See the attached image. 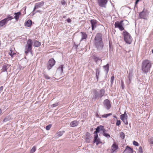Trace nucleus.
Returning <instances> with one entry per match:
<instances>
[{
	"label": "nucleus",
	"instance_id": "obj_1",
	"mask_svg": "<svg viewBox=\"0 0 153 153\" xmlns=\"http://www.w3.org/2000/svg\"><path fill=\"white\" fill-rule=\"evenodd\" d=\"M102 36L100 33H97L94 39V45L98 51H101L103 49L104 44L102 41Z\"/></svg>",
	"mask_w": 153,
	"mask_h": 153
},
{
	"label": "nucleus",
	"instance_id": "obj_2",
	"mask_svg": "<svg viewBox=\"0 0 153 153\" xmlns=\"http://www.w3.org/2000/svg\"><path fill=\"white\" fill-rule=\"evenodd\" d=\"M152 63L148 60H143L141 64V70L144 74H147L150 70Z\"/></svg>",
	"mask_w": 153,
	"mask_h": 153
},
{
	"label": "nucleus",
	"instance_id": "obj_3",
	"mask_svg": "<svg viewBox=\"0 0 153 153\" xmlns=\"http://www.w3.org/2000/svg\"><path fill=\"white\" fill-rule=\"evenodd\" d=\"M105 91L104 89L94 90V91L93 99L98 100L101 98L104 95Z\"/></svg>",
	"mask_w": 153,
	"mask_h": 153
},
{
	"label": "nucleus",
	"instance_id": "obj_4",
	"mask_svg": "<svg viewBox=\"0 0 153 153\" xmlns=\"http://www.w3.org/2000/svg\"><path fill=\"white\" fill-rule=\"evenodd\" d=\"M128 21L126 20H121L120 21H117L114 24V27L117 28L120 31H122L124 29V26L125 24L128 25Z\"/></svg>",
	"mask_w": 153,
	"mask_h": 153
},
{
	"label": "nucleus",
	"instance_id": "obj_5",
	"mask_svg": "<svg viewBox=\"0 0 153 153\" xmlns=\"http://www.w3.org/2000/svg\"><path fill=\"white\" fill-rule=\"evenodd\" d=\"M123 34L124 37V39L126 42L128 44H130L132 40V37L131 35L126 30H124L123 32Z\"/></svg>",
	"mask_w": 153,
	"mask_h": 153
},
{
	"label": "nucleus",
	"instance_id": "obj_6",
	"mask_svg": "<svg viewBox=\"0 0 153 153\" xmlns=\"http://www.w3.org/2000/svg\"><path fill=\"white\" fill-rule=\"evenodd\" d=\"M56 62L53 58H51L48 61L47 64V68L49 70H50L54 65Z\"/></svg>",
	"mask_w": 153,
	"mask_h": 153
},
{
	"label": "nucleus",
	"instance_id": "obj_7",
	"mask_svg": "<svg viewBox=\"0 0 153 153\" xmlns=\"http://www.w3.org/2000/svg\"><path fill=\"white\" fill-rule=\"evenodd\" d=\"M108 2L107 0H97L98 5L102 8H105Z\"/></svg>",
	"mask_w": 153,
	"mask_h": 153
},
{
	"label": "nucleus",
	"instance_id": "obj_8",
	"mask_svg": "<svg viewBox=\"0 0 153 153\" xmlns=\"http://www.w3.org/2000/svg\"><path fill=\"white\" fill-rule=\"evenodd\" d=\"M148 13L146 10L144 9L143 10L139 13V17L141 19H145L146 18Z\"/></svg>",
	"mask_w": 153,
	"mask_h": 153
},
{
	"label": "nucleus",
	"instance_id": "obj_9",
	"mask_svg": "<svg viewBox=\"0 0 153 153\" xmlns=\"http://www.w3.org/2000/svg\"><path fill=\"white\" fill-rule=\"evenodd\" d=\"M103 104L104 108L107 110H108L110 108L111 105L110 101L106 99L104 100Z\"/></svg>",
	"mask_w": 153,
	"mask_h": 153
},
{
	"label": "nucleus",
	"instance_id": "obj_10",
	"mask_svg": "<svg viewBox=\"0 0 153 153\" xmlns=\"http://www.w3.org/2000/svg\"><path fill=\"white\" fill-rule=\"evenodd\" d=\"M44 2L43 1L35 4L33 12H34L36 9H37L43 6L44 5Z\"/></svg>",
	"mask_w": 153,
	"mask_h": 153
},
{
	"label": "nucleus",
	"instance_id": "obj_11",
	"mask_svg": "<svg viewBox=\"0 0 153 153\" xmlns=\"http://www.w3.org/2000/svg\"><path fill=\"white\" fill-rule=\"evenodd\" d=\"M120 116V119L123 121L124 123L126 125L128 124V122L127 121V118L126 117H127L128 116L126 112H125L124 114L121 115Z\"/></svg>",
	"mask_w": 153,
	"mask_h": 153
},
{
	"label": "nucleus",
	"instance_id": "obj_12",
	"mask_svg": "<svg viewBox=\"0 0 153 153\" xmlns=\"http://www.w3.org/2000/svg\"><path fill=\"white\" fill-rule=\"evenodd\" d=\"M93 143H96V145L97 146L99 144L101 143L100 139L98 137V134L94 135Z\"/></svg>",
	"mask_w": 153,
	"mask_h": 153
},
{
	"label": "nucleus",
	"instance_id": "obj_13",
	"mask_svg": "<svg viewBox=\"0 0 153 153\" xmlns=\"http://www.w3.org/2000/svg\"><path fill=\"white\" fill-rule=\"evenodd\" d=\"M91 138V134L88 132H87L86 133V137L85 138V140L86 143H89Z\"/></svg>",
	"mask_w": 153,
	"mask_h": 153
},
{
	"label": "nucleus",
	"instance_id": "obj_14",
	"mask_svg": "<svg viewBox=\"0 0 153 153\" xmlns=\"http://www.w3.org/2000/svg\"><path fill=\"white\" fill-rule=\"evenodd\" d=\"M25 54L27 55L29 53H30L31 54L32 53V48L25 46Z\"/></svg>",
	"mask_w": 153,
	"mask_h": 153
},
{
	"label": "nucleus",
	"instance_id": "obj_15",
	"mask_svg": "<svg viewBox=\"0 0 153 153\" xmlns=\"http://www.w3.org/2000/svg\"><path fill=\"white\" fill-rule=\"evenodd\" d=\"M90 22L92 30H94L97 26L96 24L97 23V21L95 19H91L90 21Z\"/></svg>",
	"mask_w": 153,
	"mask_h": 153
},
{
	"label": "nucleus",
	"instance_id": "obj_16",
	"mask_svg": "<svg viewBox=\"0 0 153 153\" xmlns=\"http://www.w3.org/2000/svg\"><path fill=\"white\" fill-rule=\"evenodd\" d=\"M102 126H97L96 128V131H94V135L98 134V133L102 131L101 129H102Z\"/></svg>",
	"mask_w": 153,
	"mask_h": 153
},
{
	"label": "nucleus",
	"instance_id": "obj_17",
	"mask_svg": "<svg viewBox=\"0 0 153 153\" xmlns=\"http://www.w3.org/2000/svg\"><path fill=\"white\" fill-rule=\"evenodd\" d=\"M33 45V42L30 39H28L27 42V43L25 46L32 48Z\"/></svg>",
	"mask_w": 153,
	"mask_h": 153
},
{
	"label": "nucleus",
	"instance_id": "obj_18",
	"mask_svg": "<svg viewBox=\"0 0 153 153\" xmlns=\"http://www.w3.org/2000/svg\"><path fill=\"white\" fill-rule=\"evenodd\" d=\"M79 123V122L77 120H74L72 121L70 123L71 127H74L77 126Z\"/></svg>",
	"mask_w": 153,
	"mask_h": 153
},
{
	"label": "nucleus",
	"instance_id": "obj_19",
	"mask_svg": "<svg viewBox=\"0 0 153 153\" xmlns=\"http://www.w3.org/2000/svg\"><path fill=\"white\" fill-rule=\"evenodd\" d=\"M32 24V21L30 19H28L25 23V25L27 27H30Z\"/></svg>",
	"mask_w": 153,
	"mask_h": 153
},
{
	"label": "nucleus",
	"instance_id": "obj_20",
	"mask_svg": "<svg viewBox=\"0 0 153 153\" xmlns=\"http://www.w3.org/2000/svg\"><path fill=\"white\" fill-rule=\"evenodd\" d=\"M128 80H127V84L128 85H129L130 84V83L131 82V79L132 78V74L131 73H129V74L128 75Z\"/></svg>",
	"mask_w": 153,
	"mask_h": 153
},
{
	"label": "nucleus",
	"instance_id": "obj_21",
	"mask_svg": "<svg viewBox=\"0 0 153 153\" xmlns=\"http://www.w3.org/2000/svg\"><path fill=\"white\" fill-rule=\"evenodd\" d=\"M21 14V13L20 12H18L17 13H14V15H15V16L14 17V18H15L16 20L17 21L19 19V16H20Z\"/></svg>",
	"mask_w": 153,
	"mask_h": 153
},
{
	"label": "nucleus",
	"instance_id": "obj_22",
	"mask_svg": "<svg viewBox=\"0 0 153 153\" xmlns=\"http://www.w3.org/2000/svg\"><path fill=\"white\" fill-rule=\"evenodd\" d=\"M81 33L82 34V38L80 40L82 41L83 39H86L87 37V35L84 32H81Z\"/></svg>",
	"mask_w": 153,
	"mask_h": 153
},
{
	"label": "nucleus",
	"instance_id": "obj_23",
	"mask_svg": "<svg viewBox=\"0 0 153 153\" xmlns=\"http://www.w3.org/2000/svg\"><path fill=\"white\" fill-rule=\"evenodd\" d=\"M93 58L94 59V61L96 63H97L99 61H100L101 62H102V60L100 58L96 56H93Z\"/></svg>",
	"mask_w": 153,
	"mask_h": 153
},
{
	"label": "nucleus",
	"instance_id": "obj_24",
	"mask_svg": "<svg viewBox=\"0 0 153 153\" xmlns=\"http://www.w3.org/2000/svg\"><path fill=\"white\" fill-rule=\"evenodd\" d=\"M103 68L104 69L106 73L107 74L108 72L109 71V64H107L106 65L103 66Z\"/></svg>",
	"mask_w": 153,
	"mask_h": 153
},
{
	"label": "nucleus",
	"instance_id": "obj_25",
	"mask_svg": "<svg viewBox=\"0 0 153 153\" xmlns=\"http://www.w3.org/2000/svg\"><path fill=\"white\" fill-rule=\"evenodd\" d=\"M65 132L64 131H59L55 134V137H59L62 136L63 133Z\"/></svg>",
	"mask_w": 153,
	"mask_h": 153
},
{
	"label": "nucleus",
	"instance_id": "obj_26",
	"mask_svg": "<svg viewBox=\"0 0 153 153\" xmlns=\"http://www.w3.org/2000/svg\"><path fill=\"white\" fill-rule=\"evenodd\" d=\"M41 45V43L39 41L36 40L34 41L33 42V45L35 47H39Z\"/></svg>",
	"mask_w": 153,
	"mask_h": 153
},
{
	"label": "nucleus",
	"instance_id": "obj_27",
	"mask_svg": "<svg viewBox=\"0 0 153 153\" xmlns=\"http://www.w3.org/2000/svg\"><path fill=\"white\" fill-rule=\"evenodd\" d=\"M13 19V18L12 16H10V15H8L7 17L5 18L4 19L7 23L8 21L11 20Z\"/></svg>",
	"mask_w": 153,
	"mask_h": 153
},
{
	"label": "nucleus",
	"instance_id": "obj_28",
	"mask_svg": "<svg viewBox=\"0 0 153 153\" xmlns=\"http://www.w3.org/2000/svg\"><path fill=\"white\" fill-rule=\"evenodd\" d=\"M7 23L4 19L0 21V27H3Z\"/></svg>",
	"mask_w": 153,
	"mask_h": 153
},
{
	"label": "nucleus",
	"instance_id": "obj_29",
	"mask_svg": "<svg viewBox=\"0 0 153 153\" xmlns=\"http://www.w3.org/2000/svg\"><path fill=\"white\" fill-rule=\"evenodd\" d=\"M64 68L63 65H60L59 67L58 68V70L61 73H63V68Z\"/></svg>",
	"mask_w": 153,
	"mask_h": 153
},
{
	"label": "nucleus",
	"instance_id": "obj_30",
	"mask_svg": "<svg viewBox=\"0 0 153 153\" xmlns=\"http://www.w3.org/2000/svg\"><path fill=\"white\" fill-rule=\"evenodd\" d=\"M133 149L128 146H127L125 150V151L129 152L130 153H132Z\"/></svg>",
	"mask_w": 153,
	"mask_h": 153
},
{
	"label": "nucleus",
	"instance_id": "obj_31",
	"mask_svg": "<svg viewBox=\"0 0 153 153\" xmlns=\"http://www.w3.org/2000/svg\"><path fill=\"white\" fill-rule=\"evenodd\" d=\"M111 147L112 150L114 151H115L118 149V146L115 143H114L112 145Z\"/></svg>",
	"mask_w": 153,
	"mask_h": 153
},
{
	"label": "nucleus",
	"instance_id": "obj_32",
	"mask_svg": "<svg viewBox=\"0 0 153 153\" xmlns=\"http://www.w3.org/2000/svg\"><path fill=\"white\" fill-rule=\"evenodd\" d=\"M100 74V70L98 69H96V76L97 79L98 80V76Z\"/></svg>",
	"mask_w": 153,
	"mask_h": 153
},
{
	"label": "nucleus",
	"instance_id": "obj_33",
	"mask_svg": "<svg viewBox=\"0 0 153 153\" xmlns=\"http://www.w3.org/2000/svg\"><path fill=\"white\" fill-rule=\"evenodd\" d=\"M112 114L111 113H109L107 114H104L101 116L102 118H107L108 116H110L112 115Z\"/></svg>",
	"mask_w": 153,
	"mask_h": 153
},
{
	"label": "nucleus",
	"instance_id": "obj_34",
	"mask_svg": "<svg viewBox=\"0 0 153 153\" xmlns=\"http://www.w3.org/2000/svg\"><path fill=\"white\" fill-rule=\"evenodd\" d=\"M10 118L9 117H6L3 120V122H6L10 120Z\"/></svg>",
	"mask_w": 153,
	"mask_h": 153
},
{
	"label": "nucleus",
	"instance_id": "obj_35",
	"mask_svg": "<svg viewBox=\"0 0 153 153\" xmlns=\"http://www.w3.org/2000/svg\"><path fill=\"white\" fill-rule=\"evenodd\" d=\"M8 66V65H4L2 70L3 71H6L7 69V66Z\"/></svg>",
	"mask_w": 153,
	"mask_h": 153
},
{
	"label": "nucleus",
	"instance_id": "obj_36",
	"mask_svg": "<svg viewBox=\"0 0 153 153\" xmlns=\"http://www.w3.org/2000/svg\"><path fill=\"white\" fill-rule=\"evenodd\" d=\"M120 137L122 139H124L125 138V134L123 132H121L120 134Z\"/></svg>",
	"mask_w": 153,
	"mask_h": 153
},
{
	"label": "nucleus",
	"instance_id": "obj_37",
	"mask_svg": "<svg viewBox=\"0 0 153 153\" xmlns=\"http://www.w3.org/2000/svg\"><path fill=\"white\" fill-rule=\"evenodd\" d=\"M10 52L9 53V54L12 57H13V55L16 54V53H14L12 50H10Z\"/></svg>",
	"mask_w": 153,
	"mask_h": 153
},
{
	"label": "nucleus",
	"instance_id": "obj_38",
	"mask_svg": "<svg viewBox=\"0 0 153 153\" xmlns=\"http://www.w3.org/2000/svg\"><path fill=\"white\" fill-rule=\"evenodd\" d=\"M103 135L104 136L106 137L109 138L110 137V136L109 134H108L106 133H104L103 134Z\"/></svg>",
	"mask_w": 153,
	"mask_h": 153
},
{
	"label": "nucleus",
	"instance_id": "obj_39",
	"mask_svg": "<svg viewBox=\"0 0 153 153\" xmlns=\"http://www.w3.org/2000/svg\"><path fill=\"white\" fill-rule=\"evenodd\" d=\"M121 86L122 88V89H124L125 88V86L124 82H123V81L122 80H121Z\"/></svg>",
	"mask_w": 153,
	"mask_h": 153
},
{
	"label": "nucleus",
	"instance_id": "obj_40",
	"mask_svg": "<svg viewBox=\"0 0 153 153\" xmlns=\"http://www.w3.org/2000/svg\"><path fill=\"white\" fill-rule=\"evenodd\" d=\"M51 126H52V125L51 124L49 125L48 126H47L46 127V130H50V129Z\"/></svg>",
	"mask_w": 153,
	"mask_h": 153
},
{
	"label": "nucleus",
	"instance_id": "obj_41",
	"mask_svg": "<svg viewBox=\"0 0 153 153\" xmlns=\"http://www.w3.org/2000/svg\"><path fill=\"white\" fill-rule=\"evenodd\" d=\"M44 76L45 77V78L46 79H50V77L48 76L46 74H44Z\"/></svg>",
	"mask_w": 153,
	"mask_h": 153
},
{
	"label": "nucleus",
	"instance_id": "obj_42",
	"mask_svg": "<svg viewBox=\"0 0 153 153\" xmlns=\"http://www.w3.org/2000/svg\"><path fill=\"white\" fill-rule=\"evenodd\" d=\"M114 76H111V85H112L114 81Z\"/></svg>",
	"mask_w": 153,
	"mask_h": 153
},
{
	"label": "nucleus",
	"instance_id": "obj_43",
	"mask_svg": "<svg viewBox=\"0 0 153 153\" xmlns=\"http://www.w3.org/2000/svg\"><path fill=\"white\" fill-rule=\"evenodd\" d=\"M138 151L140 153H143V149L141 146H140L138 149Z\"/></svg>",
	"mask_w": 153,
	"mask_h": 153
},
{
	"label": "nucleus",
	"instance_id": "obj_44",
	"mask_svg": "<svg viewBox=\"0 0 153 153\" xmlns=\"http://www.w3.org/2000/svg\"><path fill=\"white\" fill-rule=\"evenodd\" d=\"M120 123H121V122L120 120H117V122L116 123V124L117 126H119L120 125Z\"/></svg>",
	"mask_w": 153,
	"mask_h": 153
},
{
	"label": "nucleus",
	"instance_id": "obj_45",
	"mask_svg": "<svg viewBox=\"0 0 153 153\" xmlns=\"http://www.w3.org/2000/svg\"><path fill=\"white\" fill-rule=\"evenodd\" d=\"M133 144L134 145L136 146H138L139 145L138 143L136 141H134L133 142Z\"/></svg>",
	"mask_w": 153,
	"mask_h": 153
},
{
	"label": "nucleus",
	"instance_id": "obj_46",
	"mask_svg": "<svg viewBox=\"0 0 153 153\" xmlns=\"http://www.w3.org/2000/svg\"><path fill=\"white\" fill-rule=\"evenodd\" d=\"M36 151V148L35 147H33L31 150V152L33 153Z\"/></svg>",
	"mask_w": 153,
	"mask_h": 153
},
{
	"label": "nucleus",
	"instance_id": "obj_47",
	"mask_svg": "<svg viewBox=\"0 0 153 153\" xmlns=\"http://www.w3.org/2000/svg\"><path fill=\"white\" fill-rule=\"evenodd\" d=\"M58 105V103H54L53 104H52V106L53 107H56Z\"/></svg>",
	"mask_w": 153,
	"mask_h": 153
},
{
	"label": "nucleus",
	"instance_id": "obj_48",
	"mask_svg": "<svg viewBox=\"0 0 153 153\" xmlns=\"http://www.w3.org/2000/svg\"><path fill=\"white\" fill-rule=\"evenodd\" d=\"M102 129H101L103 133H105V131H106V130L104 128V127L103 126H102Z\"/></svg>",
	"mask_w": 153,
	"mask_h": 153
},
{
	"label": "nucleus",
	"instance_id": "obj_49",
	"mask_svg": "<svg viewBox=\"0 0 153 153\" xmlns=\"http://www.w3.org/2000/svg\"><path fill=\"white\" fill-rule=\"evenodd\" d=\"M41 12V11L40 10H36V11H34V12H33V15H34L36 13H37V12H39V13H40V12Z\"/></svg>",
	"mask_w": 153,
	"mask_h": 153
},
{
	"label": "nucleus",
	"instance_id": "obj_50",
	"mask_svg": "<svg viewBox=\"0 0 153 153\" xmlns=\"http://www.w3.org/2000/svg\"><path fill=\"white\" fill-rule=\"evenodd\" d=\"M61 3L63 5H65L66 4L65 1L64 0H62L61 1Z\"/></svg>",
	"mask_w": 153,
	"mask_h": 153
},
{
	"label": "nucleus",
	"instance_id": "obj_51",
	"mask_svg": "<svg viewBox=\"0 0 153 153\" xmlns=\"http://www.w3.org/2000/svg\"><path fill=\"white\" fill-rule=\"evenodd\" d=\"M67 21L68 23H70L71 22V20L70 19L68 18L67 19Z\"/></svg>",
	"mask_w": 153,
	"mask_h": 153
},
{
	"label": "nucleus",
	"instance_id": "obj_52",
	"mask_svg": "<svg viewBox=\"0 0 153 153\" xmlns=\"http://www.w3.org/2000/svg\"><path fill=\"white\" fill-rule=\"evenodd\" d=\"M150 143L152 144H153V138H151L150 140Z\"/></svg>",
	"mask_w": 153,
	"mask_h": 153
},
{
	"label": "nucleus",
	"instance_id": "obj_53",
	"mask_svg": "<svg viewBox=\"0 0 153 153\" xmlns=\"http://www.w3.org/2000/svg\"><path fill=\"white\" fill-rule=\"evenodd\" d=\"M1 113H2V110L1 109H0V116L1 114Z\"/></svg>",
	"mask_w": 153,
	"mask_h": 153
},
{
	"label": "nucleus",
	"instance_id": "obj_54",
	"mask_svg": "<svg viewBox=\"0 0 153 153\" xmlns=\"http://www.w3.org/2000/svg\"><path fill=\"white\" fill-rule=\"evenodd\" d=\"M114 118H117V117H116V116H114Z\"/></svg>",
	"mask_w": 153,
	"mask_h": 153
},
{
	"label": "nucleus",
	"instance_id": "obj_55",
	"mask_svg": "<svg viewBox=\"0 0 153 153\" xmlns=\"http://www.w3.org/2000/svg\"><path fill=\"white\" fill-rule=\"evenodd\" d=\"M152 53H153V49H152Z\"/></svg>",
	"mask_w": 153,
	"mask_h": 153
},
{
	"label": "nucleus",
	"instance_id": "obj_56",
	"mask_svg": "<svg viewBox=\"0 0 153 153\" xmlns=\"http://www.w3.org/2000/svg\"><path fill=\"white\" fill-rule=\"evenodd\" d=\"M65 16H63V18H65Z\"/></svg>",
	"mask_w": 153,
	"mask_h": 153
},
{
	"label": "nucleus",
	"instance_id": "obj_57",
	"mask_svg": "<svg viewBox=\"0 0 153 153\" xmlns=\"http://www.w3.org/2000/svg\"><path fill=\"white\" fill-rule=\"evenodd\" d=\"M109 47H111V46L110 45H109Z\"/></svg>",
	"mask_w": 153,
	"mask_h": 153
}]
</instances>
